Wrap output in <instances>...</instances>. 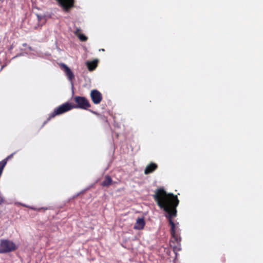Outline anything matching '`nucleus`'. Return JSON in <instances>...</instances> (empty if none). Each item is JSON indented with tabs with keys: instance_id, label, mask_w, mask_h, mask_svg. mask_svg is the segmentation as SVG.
Wrapping results in <instances>:
<instances>
[{
	"instance_id": "nucleus-5",
	"label": "nucleus",
	"mask_w": 263,
	"mask_h": 263,
	"mask_svg": "<svg viewBox=\"0 0 263 263\" xmlns=\"http://www.w3.org/2000/svg\"><path fill=\"white\" fill-rule=\"evenodd\" d=\"M65 112H66V103H63L62 105L55 108L53 112L49 115L47 121H49L55 116L60 115Z\"/></svg>"
},
{
	"instance_id": "nucleus-11",
	"label": "nucleus",
	"mask_w": 263,
	"mask_h": 263,
	"mask_svg": "<svg viewBox=\"0 0 263 263\" xmlns=\"http://www.w3.org/2000/svg\"><path fill=\"white\" fill-rule=\"evenodd\" d=\"M112 180L109 176H106L104 180L102 182L101 185L105 187H108L112 183Z\"/></svg>"
},
{
	"instance_id": "nucleus-18",
	"label": "nucleus",
	"mask_w": 263,
	"mask_h": 263,
	"mask_svg": "<svg viewBox=\"0 0 263 263\" xmlns=\"http://www.w3.org/2000/svg\"><path fill=\"white\" fill-rule=\"evenodd\" d=\"M37 17H38V19L40 20V17L39 16V15H37Z\"/></svg>"
},
{
	"instance_id": "nucleus-16",
	"label": "nucleus",
	"mask_w": 263,
	"mask_h": 263,
	"mask_svg": "<svg viewBox=\"0 0 263 263\" xmlns=\"http://www.w3.org/2000/svg\"><path fill=\"white\" fill-rule=\"evenodd\" d=\"M13 154H12L10 155V156H9L7 158H6L5 159V160H6V162L7 161V160H8V159H9L10 158H11V157L13 156Z\"/></svg>"
},
{
	"instance_id": "nucleus-13",
	"label": "nucleus",
	"mask_w": 263,
	"mask_h": 263,
	"mask_svg": "<svg viewBox=\"0 0 263 263\" xmlns=\"http://www.w3.org/2000/svg\"><path fill=\"white\" fill-rule=\"evenodd\" d=\"M59 5L62 7L63 9L66 10V0H56Z\"/></svg>"
},
{
	"instance_id": "nucleus-14",
	"label": "nucleus",
	"mask_w": 263,
	"mask_h": 263,
	"mask_svg": "<svg viewBox=\"0 0 263 263\" xmlns=\"http://www.w3.org/2000/svg\"><path fill=\"white\" fill-rule=\"evenodd\" d=\"M6 164V160H3L1 162H0V177L2 175L4 167Z\"/></svg>"
},
{
	"instance_id": "nucleus-7",
	"label": "nucleus",
	"mask_w": 263,
	"mask_h": 263,
	"mask_svg": "<svg viewBox=\"0 0 263 263\" xmlns=\"http://www.w3.org/2000/svg\"><path fill=\"white\" fill-rule=\"evenodd\" d=\"M145 224L143 218H138L134 226V229L136 230H142Z\"/></svg>"
},
{
	"instance_id": "nucleus-17",
	"label": "nucleus",
	"mask_w": 263,
	"mask_h": 263,
	"mask_svg": "<svg viewBox=\"0 0 263 263\" xmlns=\"http://www.w3.org/2000/svg\"><path fill=\"white\" fill-rule=\"evenodd\" d=\"M3 201V199L2 197L0 196V204Z\"/></svg>"
},
{
	"instance_id": "nucleus-2",
	"label": "nucleus",
	"mask_w": 263,
	"mask_h": 263,
	"mask_svg": "<svg viewBox=\"0 0 263 263\" xmlns=\"http://www.w3.org/2000/svg\"><path fill=\"white\" fill-rule=\"evenodd\" d=\"M73 101L75 104L67 102V111L72 108L87 109L91 106L89 101L83 97L76 96L73 98Z\"/></svg>"
},
{
	"instance_id": "nucleus-6",
	"label": "nucleus",
	"mask_w": 263,
	"mask_h": 263,
	"mask_svg": "<svg viewBox=\"0 0 263 263\" xmlns=\"http://www.w3.org/2000/svg\"><path fill=\"white\" fill-rule=\"evenodd\" d=\"M157 168L158 165L156 163L151 162L146 166L144 170V174L145 175H148L149 174L152 173Z\"/></svg>"
},
{
	"instance_id": "nucleus-12",
	"label": "nucleus",
	"mask_w": 263,
	"mask_h": 263,
	"mask_svg": "<svg viewBox=\"0 0 263 263\" xmlns=\"http://www.w3.org/2000/svg\"><path fill=\"white\" fill-rule=\"evenodd\" d=\"M74 0H67V12L74 6Z\"/></svg>"
},
{
	"instance_id": "nucleus-1",
	"label": "nucleus",
	"mask_w": 263,
	"mask_h": 263,
	"mask_svg": "<svg viewBox=\"0 0 263 263\" xmlns=\"http://www.w3.org/2000/svg\"><path fill=\"white\" fill-rule=\"evenodd\" d=\"M153 198L157 205L163 209L166 213V217L168 219L171 226V234L172 237L177 242L181 240V238L176 234V226L172 219L177 216V207L179 204V200L177 195L172 193H167L163 189L156 190Z\"/></svg>"
},
{
	"instance_id": "nucleus-15",
	"label": "nucleus",
	"mask_w": 263,
	"mask_h": 263,
	"mask_svg": "<svg viewBox=\"0 0 263 263\" xmlns=\"http://www.w3.org/2000/svg\"><path fill=\"white\" fill-rule=\"evenodd\" d=\"M61 67L63 69L64 71L66 72V65L64 64H61Z\"/></svg>"
},
{
	"instance_id": "nucleus-3",
	"label": "nucleus",
	"mask_w": 263,
	"mask_h": 263,
	"mask_svg": "<svg viewBox=\"0 0 263 263\" xmlns=\"http://www.w3.org/2000/svg\"><path fill=\"white\" fill-rule=\"evenodd\" d=\"M15 245L11 241L7 239H2L0 242V253H5L15 250Z\"/></svg>"
},
{
	"instance_id": "nucleus-9",
	"label": "nucleus",
	"mask_w": 263,
	"mask_h": 263,
	"mask_svg": "<svg viewBox=\"0 0 263 263\" xmlns=\"http://www.w3.org/2000/svg\"><path fill=\"white\" fill-rule=\"evenodd\" d=\"M74 33L82 42H86L88 39L86 36L81 33V29L79 28H77Z\"/></svg>"
},
{
	"instance_id": "nucleus-4",
	"label": "nucleus",
	"mask_w": 263,
	"mask_h": 263,
	"mask_svg": "<svg viewBox=\"0 0 263 263\" xmlns=\"http://www.w3.org/2000/svg\"><path fill=\"white\" fill-rule=\"evenodd\" d=\"M90 97L93 103L95 104H99L102 100V94L96 89L91 90Z\"/></svg>"
},
{
	"instance_id": "nucleus-10",
	"label": "nucleus",
	"mask_w": 263,
	"mask_h": 263,
	"mask_svg": "<svg viewBox=\"0 0 263 263\" xmlns=\"http://www.w3.org/2000/svg\"><path fill=\"white\" fill-rule=\"evenodd\" d=\"M87 66L89 70L92 71L95 70L98 65V60H95L92 61L87 62L86 63Z\"/></svg>"
},
{
	"instance_id": "nucleus-8",
	"label": "nucleus",
	"mask_w": 263,
	"mask_h": 263,
	"mask_svg": "<svg viewBox=\"0 0 263 263\" xmlns=\"http://www.w3.org/2000/svg\"><path fill=\"white\" fill-rule=\"evenodd\" d=\"M67 77L70 82L71 88H73V82L75 80L74 76L72 71L67 66Z\"/></svg>"
}]
</instances>
